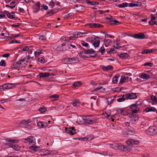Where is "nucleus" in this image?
Returning <instances> with one entry per match:
<instances>
[{"label":"nucleus","instance_id":"f257e3e1","mask_svg":"<svg viewBox=\"0 0 157 157\" xmlns=\"http://www.w3.org/2000/svg\"><path fill=\"white\" fill-rule=\"evenodd\" d=\"M84 122L89 124H93L96 121V118L92 116H87L83 119Z\"/></svg>","mask_w":157,"mask_h":157},{"label":"nucleus","instance_id":"f03ea898","mask_svg":"<svg viewBox=\"0 0 157 157\" xmlns=\"http://www.w3.org/2000/svg\"><path fill=\"white\" fill-rule=\"evenodd\" d=\"M17 85V83L5 84L0 86V90L12 89L13 87H15Z\"/></svg>","mask_w":157,"mask_h":157},{"label":"nucleus","instance_id":"7ed1b4c3","mask_svg":"<svg viewBox=\"0 0 157 157\" xmlns=\"http://www.w3.org/2000/svg\"><path fill=\"white\" fill-rule=\"evenodd\" d=\"M112 147L114 149H120L123 151H126L128 150L127 147L123 145H119L117 144H114L112 145Z\"/></svg>","mask_w":157,"mask_h":157},{"label":"nucleus","instance_id":"20e7f679","mask_svg":"<svg viewBox=\"0 0 157 157\" xmlns=\"http://www.w3.org/2000/svg\"><path fill=\"white\" fill-rule=\"evenodd\" d=\"M6 141L7 142V143L5 144V145L7 147H12L13 146V144L16 143L18 142V140H17L14 139H6Z\"/></svg>","mask_w":157,"mask_h":157},{"label":"nucleus","instance_id":"39448f33","mask_svg":"<svg viewBox=\"0 0 157 157\" xmlns=\"http://www.w3.org/2000/svg\"><path fill=\"white\" fill-rule=\"evenodd\" d=\"M66 131L67 133L73 135L76 133V129L74 127L65 128Z\"/></svg>","mask_w":157,"mask_h":157},{"label":"nucleus","instance_id":"423d86ee","mask_svg":"<svg viewBox=\"0 0 157 157\" xmlns=\"http://www.w3.org/2000/svg\"><path fill=\"white\" fill-rule=\"evenodd\" d=\"M129 108L131 109L132 113H136L139 110V108L138 107L137 105L132 104L129 106Z\"/></svg>","mask_w":157,"mask_h":157},{"label":"nucleus","instance_id":"0eeeda50","mask_svg":"<svg viewBox=\"0 0 157 157\" xmlns=\"http://www.w3.org/2000/svg\"><path fill=\"white\" fill-rule=\"evenodd\" d=\"M74 8L78 12H83L85 9V7L83 5H76Z\"/></svg>","mask_w":157,"mask_h":157},{"label":"nucleus","instance_id":"6e6552de","mask_svg":"<svg viewBox=\"0 0 157 157\" xmlns=\"http://www.w3.org/2000/svg\"><path fill=\"white\" fill-rule=\"evenodd\" d=\"M24 61V59H21L15 63L13 65L14 68L16 69L18 68L22 67L24 66V65L21 63V62H23Z\"/></svg>","mask_w":157,"mask_h":157},{"label":"nucleus","instance_id":"1a4fd4ad","mask_svg":"<svg viewBox=\"0 0 157 157\" xmlns=\"http://www.w3.org/2000/svg\"><path fill=\"white\" fill-rule=\"evenodd\" d=\"M129 117L130 121L133 124L136 123L138 120V118L136 114H131Z\"/></svg>","mask_w":157,"mask_h":157},{"label":"nucleus","instance_id":"9d476101","mask_svg":"<svg viewBox=\"0 0 157 157\" xmlns=\"http://www.w3.org/2000/svg\"><path fill=\"white\" fill-rule=\"evenodd\" d=\"M139 141L138 140L134 139H130L127 141V143L128 145L132 144H139Z\"/></svg>","mask_w":157,"mask_h":157},{"label":"nucleus","instance_id":"9b49d317","mask_svg":"<svg viewBox=\"0 0 157 157\" xmlns=\"http://www.w3.org/2000/svg\"><path fill=\"white\" fill-rule=\"evenodd\" d=\"M33 136H30L28 137L26 139H24L25 143L29 142V145H31L33 142V140L34 139Z\"/></svg>","mask_w":157,"mask_h":157},{"label":"nucleus","instance_id":"f8f14e48","mask_svg":"<svg viewBox=\"0 0 157 157\" xmlns=\"http://www.w3.org/2000/svg\"><path fill=\"white\" fill-rule=\"evenodd\" d=\"M126 99H132L136 98V94L130 93L128 94L124 95Z\"/></svg>","mask_w":157,"mask_h":157},{"label":"nucleus","instance_id":"ddd939ff","mask_svg":"<svg viewBox=\"0 0 157 157\" xmlns=\"http://www.w3.org/2000/svg\"><path fill=\"white\" fill-rule=\"evenodd\" d=\"M117 112L119 114L123 116H127L128 114L127 110L124 109H118L117 110Z\"/></svg>","mask_w":157,"mask_h":157},{"label":"nucleus","instance_id":"4468645a","mask_svg":"<svg viewBox=\"0 0 157 157\" xmlns=\"http://www.w3.org/2000/svg\"><path fill=\"white\" fill-rule=\"evenodd\" d=\"M87 25L91 28H101L103 26L98 23H89Z\"/></svg>","mask_w":157,"mask_h":157},{"label":"nucleus","instance_id":"2eb2a0df","mask_svg":"<svg viewBox=\"0 0 157 157\" xmlns=\"http://www.w3.org/2000/svg\"><path fill=\"white\" fill-rule=\"evenodd\" d=\"M145 35L142 33L136 34L134 35L133 37L137 39H143L145 38Z\"/></svg>","mask_w":157,"mask_h":157},{"label":"nucleus","instance_id":"dca6fc26","mask_svg":"<svg viewBox=\"0 0 157 157\" xmlns=\"http://www.w3.org/2000/svg\"><path fill=\"white\" fill-rule=\"evenodd\" d=\"M102 68L104 71H107L109 70H113V67L111 65H108L106 67L103 66H102Z\"/></svg>","mask_w":157,"mask_h":157},{"label":"nucleus","instance_id":"f3484780","mask_svg":"<svg viewBox=\"0 0 157 157\" xmlns=\"http://www.w3.org/2000/svg\"><path fill=\"white\" fill-rule=\"evenodd\" d=\"M37 124L38 126L41 128L47 127L48 125L47 123L43 121H40L37 123Z\"/></svg>","mask_w":157,"mask_h":157},{"label":"nucleus","instance_id":"a211bd4d","mask_svg":"<svg viewBox=\"0 0 157 157\" xmlns=\"http://www.w3.org/2000/svg\"><path fill=\"white\" fill-rule=\"evenodd\" d=\"M69 63H75L78 61V58L76 57H75L71 58H69Z\"/></svg>","mask_w":157,"mask_h":157},{"label":"nucleus","instance_id":"6ab92c4d","mask_svg":"<svg viewBox=\"0 0 157 157\" xmlns=\"http://www.w3.org/2000/svg\"><path fill=\"white\" fill-rule=\"evenodd\" d=\"M71 104L74 106L77 107L80 105V102L78 100H73Z\"/></svg>","mask_w":157,"mask_h":157},{"label":"nucleus","instance_id":"aec40b11","mask_svg":"<svg viewBox=\"0 0 157 157\" xmlns=\"http://www.w3.org/2000/svg\"><path fill=\"white\" fill-rule=\"evenodd\" d=\"M34 7H37V10H34L33 11V12L34 13H36L38 11H39L40 10V2H36V4L34 6Z\"/></svg>","mask_w":157,"mask_h":157},{"label":"nucleus","instance_id":"412c9836","mask_svg":"<svg viewBox=\"0 0 157 157\" xmlns=\"http://www.w3.org/2000/svg\"><path fill=\"white\" fill-rule=\"evenodd\" d=\"M140 77L141 78L146 79H149L150 78L149 75L146 74H141Z\"/></svg>","mask_w":157,"mask_h":157},{"label":"nucleus","instance_id":"4be33fe9","mask_svg":"<svg viewBox=\"0 0 157 157\" xmlns=\"http://www.w3.org/2000/svg\"><path fill=\"white\" fill-rule=\"evenodd\" d=\"M82 84V83L80 81L76 82L72 85V87L73 88L80 86Z\"/></svg>","mask_w":157,"mask_h":157},{"label":"nucleus","instance_id":"5701e85b","mask_svg":"<svg viewBox=\"0 0 157 157\" xmlns=\"http://www.w3.org/2000/svg\"><path fill=\"white\" fill-rule=\"evenodd\" d=\"M120 75L119 74H116L112 79V82L114 84H116L117 82L118 78L119 77Z\"/></svg>","mask_w":157,"mask_h":157},{"label":"nucleus","instance_id":"b1692460","mask_svg":"<svg viewBox=\"0 0 157 157\" xmlns=\"http://www.w3.org/2000/svg\"><path fill=\"white\" fill-rule=\"evenodd\" d=\"M50 75V74L48 72L41 73L39 74V76L40 78L48 77Z\"/></svg>","mask_w":157,"mask_h":157},{"label":"nucleus","instance_id":"393cba45","mask_svg":"<svg viewBox=\"0 0 157 157\" xmlns=\"http://www.w3.org/2000/svg\"><path fill=\"white\" fill-rule=\"evenodd\" d=\"M156 110V109L153 107H147L146 109V111L147 112H155Z\"/></svg>","mask_w":157,"mask_h":157},{"label":"nucleus","instance_id":"a878e982","mask_svg":"<svg viewBox=\"0 0 157 157\" xmlns=\"http://www.w3.org/2000/svg\"><path fill=\"white\" fill-rule=\"evenodd\" d=\"M96 36L94 35H91V36L87 38V40L89 42H92L95 40V37Z\"/></svg>","mask_w":157,"mask_h":157},{"label":"nucleus","instance_id":"bb28decb","mask_svg":"<svg viewBox=\"0 0 157 157\" xmlns=\"http://www.w3.org/2000/svg\"><path fill=\"white\" fill-rule=\"evenodd\" d=\"M6 12L7 13V16L8 18L12 19L15 17V14L13 12H12L11 13H9L8 12Z\"/></svg>","mask_w":157,"mask_h":157},{"label":"nucleus","instance_id":"cd10ccee","mask_svg":"<svg viewBox=\"0 0 157 157\" xmlns=\"http://www.w3.org/2000/svg\"><path fill=\"white\" fill-rule=\"evenodd\" d=\"M119 56L122 59H126L128 56V55L127 53H123L120 54Z\"/></svg>","mask_w":157,"mask_h":157},{"label":"nucleus","instance_id":"c85d7f7f","mask_svg":"<svg viewBox=\"0 0 157 157\" xmlns=\"http://www.w3.org/2000/svg\"><path fill=\"white\" fill-rule=\"evenodd\" d=\"M85 51L87 54H93L95 52V51L92 48L86 49Z\"/></svg>","mask_w":157,"mask_h":157},{"label":"nucleus","instance_id":"c756f323","mask_svg":"<svg viewBox=\"0 0 157 157\" xmlns=\"http://www.w3.org/2000/svg\"><path fill=\"white\" fill-rule=\"evenodd\" d=\"M31 122V121L30 120H24L22 121L21 122V124H22L23 125H27L29 123Z\"/></svg>","mask_w":157,"mask_h":157},{"label":"nucleus","instance_id":"7c9ffc66","mask_svg":"<svg viewBox=\"0 0 157 157\" xmlns=\"http://www.w3.org/2000/svg\"><path fill=\"white\" fill-rule=\"evenodd\" d=\"M124 136H126L127 135H131L132 133L131 132H129L128 130L124 129V130L122 132Z\"/></svg>","mask_w":157,"mask_h":157},{"label":"nucleus","instance_id":"2f4dec72","mask_svg":"<svg viewBox=\"0 0 157 157\" xmlns=\"http://www.w3.org/2000/svg\"><path fill=\"white\" fill-rule=\"evenodd\" d=\"M128 6V3L127 2H125L118 5L117 6L119 8H124L127 7Z\"/></svg>","mask_w":157,"mask_h":157},{"label":"nucleus","instance_id":"473e14b6","mask_svg":"<svg viewBox=\"0 0 157 157\" xmlns=\"http://www.w3.org/2000/svg\"><path fill=\"white\" fill-rule=\"evenodd\" d=\"M124 95V94L121 97L118 98L117 99V101L118 102H122L124 101L126 98H125Z\"/></svg>","mask_w":157,"mask_h":157},{"label":"nucleus","instance_id":"72a5a7b5","mask_svg":"<svg viewBox=\"0 0 157 157\" xmlns=\"http://www.w3.org/2000/svg\"><path fill=\"white\" fill-rule=\"evenodd\" d=\"M152 52V50L151 49H145L142 52V53L143 54H145L150 53Z\"/></svg>","mask_w":157,"mask_h":157},{"label":"nucleus","instance_id":"f704fd0d","mask_svg":"<svg viewBox=\"0 0 157 157\" xmlns=\"http://www.w3.org/2000/svg\"><path fill=\"white\" fill-rule=\"evenodd\" d=\"M13 146H12V147L16 151H19L21 149V147H20L18 146L17 144L14 145L13 144Z\"/></svg>","mask_w":157,"mask_h":157},{"label":"nucleus","instance_id":"c9c22d12","mask_svg":"<svg viewBox=\"0 0 157 157\" xmlns=\"http://www.w3.org/2000/svg\"><path fill=\"white\" fill-rule=\"evenodd\" d=\"M82 44L84 47H85L87 48H89V46L88 44L85 42L84 41L82 40L81 41Z\"/></svg>","mask_w":157,"mask_h":157},{"label":"nucleus","instance_id":"e433bc0d","mask_svg":"<svg viewBox=\"0 0 157 157\" xmlns=\"http://www.w3.org/2000/svg\"><path fill=\"white\" fill-rule=\"evenodd\" d=\"M100 41L99 40L94 41L93 43V45L95 48L98 47L99 45Z\"/></svg>","mask_w":157,"mask_h":157},{"label":"nucleus","instance_id":"4c0bfd02","mask_svg":"<svg viewBox=\"0 0 157 157\" xmlns=\"http://www.w3.org/2000/svg\"><path fill=\"white\" fill-rule=\"evenodd\" d=\"M38 110L40 112V113H42L44 112H46L47 109L45 107H42L39 108Z\"/></svg>","mask_w":157,"mask_h":157},{"label":"nucleus","instance_id":"58836bf2","mask_svg":"<svg viewBox=\"0 0 157 157\" xmlns=\"http://www.w3.org/2000/svg\"><path fill=\"white\" fill-rule=\"evenodd\" d=\"M42 53L41 51L40 50H37L35 52L34 55L35 56L38 57Z\"/></svg>","mask_w":157,"mask_h":157},{"label":"nucleus","instance_id":"ea45409f","mask_svg":"<svg viewBox=\"0 0 157 157\" xmlns=\"http://www.w3.org/2000/svg\"><path fill=\"white\" fill-rule=\"evenodd\" d=\"M40 148V147L37 146H32L31 147V149L33 150L34 151H36L38 150Z\"/></svg>","mask_w":157,"mask_h":157},{"label":"nucleus","instance_id":"a19ab883","mask_svg":"<svg viewBox=\"0 0 157 157\" xmlns=\"http://www.w3.org/2000/svg\"><path fill=\"white\" fill-rule=\"evenodd\" d=\"M85 51H82L80 52L79 53V55L82 57H84L86 56V54Z\"/></svg>","mask_w":157,"mask_h":157},{"label":"nucleus","instance_id":"79ce46f5","mask_svg":"<svg viewBox=\"0 0 157 157\" xmlns=\"http://www.w3.org/2000/svg\"><path fill=\"white\" fill-rule=\"evenodd\" d=\"M105 51V48L103 46H102L101 47L99 50V51L101 52V54L102 55H103Z\"/></svg>","mask_w":157,"mask_h":157},{"label":"nucleus","instance_id":"37998d69","mask_svg":"<svg viewBox=\"0 0 157 157\" xmlns=\"http://www.w3.org/2000/svg\"><path fill=\"white\" fill-rule=\"evenodd\" d=\"M37 59L38 61L40 62V63H44L45 62V59L43 58L42 57H40L38 58Z\"/></svg>","mask_w":157,"mask_h":157},{"label":"nucleus","instance_id":"c03bdc74","mask_svg":"<svg viewBox=\"0 0 157 157\" xmlns=\"http://www.w3.org/2000/svg\"><path fill=\"white\" fill-rule=\"evenodd\" d=\"M128 131H129V132L132 133V135H133V134L134 133L135 130L133 128L131 127H130L128 128Z\"/></svg>","mask_w":157,"mask_h":157},{"label":"nucleus","instance_id":"a18cd8bd","mask_svg":"<svg viewBox=\"0 0 157 157\" xmlns=\"http://www.w3.org/2000/svg\"><path fill=\"white\" fill-rule=\"evenodd\" d=\"M69 58H64L62 60V62L64 63L69 64Z\"/></svg>","mask_w":157,"mask_h":157},{"label":"nucleus","instance_id":"49530a36","mask_svg":"<svg viewBox=\"0 0 157 157\" xmlns=\"http://www.w3.org/2000/svg\"><path fill=\"white\" fill-rule=\"evenodd\" d=\"M126 80V77L124 76L121 75L120 82L121 83L124 82Z\"/></svg>","mask_w":157,"mask_h":157},{"label":"nucleus","instance_id":"de8ad7c7","mask_svg":"<svg viewBox=\"0 0 157 157\" xmlns=\"http://www.w3.org/2000/svg\"><path fill=\"white\" fill-rule=\"evenodd\" d=\"M41 6L42 7L41 10L42 11H43L44 10H47L48 8V6L44 4H42Z\"/></svg>","mask_w":157,"mask_h":157},{"label":"nucleus","instance_id":"09e8293b","mask_svg":"<svg viewBox=\"0 0 157 157\" xmlns=\"http://www.w3.org/2000/svg\"><path fill=\"white\" fill-rule=\"evenodd\" d=\"M149 23L151 25H157V21L155 20L151 21H150L149 22Z\"/></svg>","mask_w":157,"mask_h":157},{"label":"nucleus","instance_id":"8fccbe9b","mask_svg":"<svg viewBox=\"0 0 157 157\" xmlns=\"http://www.w3.org/2000/svg\"><path fill=\"white\" fill-rule=\"evenodd\" d=\"M81 33H80V32L78 33H75L73 34L74 37H75V38H76L81 37L82 36L81 35Z\"/></svg>","mask_w":157,"mask_h":157},{"label":"nucleus","instance_id":"3c124183","mask_svg":"<svg viewBox=\"0 0 157 157\" xmlns=\"http://www.w3.org/2000/svg\"><path fill=\"white\" fill-rule=\"evenodd\" d=\"M65 38V40H75V37H74V35H73V36H71L69 37H66V38Z\"/></svg>","mask_w":157,"mask_h":157},{"label":"nucleus","instance_id":"603ef678","mask_svg":"<svg viewBox=\"0 0 157 157\" xmlns=\"http://www.w3.org/2000/svg\"><path fill=\"white\" fill-rule=\"evenodd\" d=\"M151 99L154 102L157 101V97L154 95H152L151 97Z\"/></svg>","mask_w":157,"mask_h":157},{"label":"nucleus","instance_id":"864d4df0","mask_svg":"<svg viewBox=\"0 0 157 157\" xmlns=\"http://www.w3.org/2000/svg\"><path fill=\"white\" fill-rule=\"evenodd\" d=\"M0 65L5 67L6 66V63L4 60L2 59L0 62Z\"/></svg>","mask_w":157,"mask_h":157},{"label":"nucleus","instance_id":"5fc2aeb1","mask_svg":"<svg viewBox=\"0 0 157 157\" xmlns=\"http://www.w3.org/2000/svg\"><path fill=\"white\" fill-rule=\"evenodd\" d=\"M128 6L129 7H136L138 6V5L137 4L131 3L129 4Z\"/></svg>","mask_w":157,"mask_h":157},{"label":"nucleus","instance_id":"6e6d98bb","mask_svg":"<svg viewBox=\"0 0 157 157\" xmlns=\"http://www.w3.org/2000/svg\"><path fill=\"white\" fill-rule=\"evenodd\" d=\"M103 88L102 86H98L95 89H94V90L92 91V92H94V91H97L98 90H99Z\"/></svg>","mask_w":157,"mask_h":157},{"label":"nucleus","instance_id":"4d7b16f0","mask_svg":"<svg viewBox=\"0 0 157 157\" xmlns=\"http://www.w3.org/2000/svg\"><path fill=\"white\" fill-rule=\"evenodd\" d=\"M39 39L41 40H46V37L43 35H40Z\"/></svg>","mask_w":157,"mask_h":157},{"label":"nucleus","instance_id":"13d9d810","mask_svg":"<svg viewBox=\"0 0 157 157\" xmlns=\"http://www.w3.org/2000/svg\"><path fill=\"white\" fill-rule=\"evenodd\" d=\"M153 65V64L151 63L147 62L144 64V66H148L150 67H152Z\"/></svg>","mask_w":157,"mask_h":157},{"label":"nucleus","instance_id":"bf43d9fd","mask_svg":"<svg viewBox=\"0 0 157 157\" xmlns=\"http://www.w3.org/2000/svg\"><path fill=\"white\" fill-rule=\"evenodd\" d=\"M21 24L17 23V25L13 24L11 25L12 27L14 28L18 27Z\"/></svg>","mask_w":157,"mask_h":157},{"label":"nucleus","instance_id":"052dcab7","mask_svg":"<svg viewBox=\"0 0 157 157\" xmlns=\"http://www.w3.org/2000/svg\"><path fill=\"white\" fill-rule=\"evenodd\" d=\"M20 43V42L19 41L16 40H11L10 41V44H12V43Z\"/></svg>","mask_w":157,"mask_h":157},{"label":"nucleus","instance_id":"680f3d73","mask_svg":"<svg viewBox=\"0 0 157 157\" xmlns=\"http://www.w3.org/2000/svg\"><path fill=\"white\" fill-rule=\"evenodd\" d=\"M54 13L53 10H51L50 11L47 12V14L50 16H52Z\"/></svg>","mask_w":157,"mask_h":157},{"label":"nucleus","instance_id":"e2e57ef3","mask_svg":"<svg viewBox=\"0 0 157 157\" xmlns=\"http://www.w3.org/2000/svg\"><path fill=\"white\" fill-rule=\"evenodd\" d=\"M105 37H110L111 38H113L114 36L113 35H110L108 34H106L105 35Z\"/></svg>","mask_w":157,"mask_h":157},{"label":"nucleus","instance_id":"0e129e2a","mask_svg":"<svg viewBox=\"0 0 157 157\" xmlns=\"http://www.w3.org/2000/svg\"><path fill=\"white\" fill-rule=\"evenodd\" d=\"M5 16V14L2 11H0V17H4Z\"/></svg>","mask_w":157,"mask_h":157},{"label":"nucleus","instance_id":"69168bd1","mask_svg":"<svg viewBox=\"0 0 157 157\" xmlns=\"http://www.w3.org/2000/svg\"><path fill=\"white\" fill-rule=\"evenodd\" d=\"M86 2L87 4H89L90 5H93V4H93L94 3V2H90L89 0L86 1Z\"/></svg>","mask_w":157,"mask_h":157},{"label":"nucleus","instance_id":"338daca9","mask_svg":"<svg viewBox=\"0 0 157 157\" xmlns=\"http://www.w3.org/2000/svg\"><path fill=\"white\" fill-rule=\"evenodd\" d=\"M29 50V48L27 46H25L23 48V50L24 51H27Z\"/></svg>","mask_w":157,"mask_h":157},{"label":"nucleus","instance_id":"774afa93","mask_svg":"<svg viewBox=\"0 0 157 157\" xmlns=\"http://www.w3.org/2000/svg\"><path fill=\"white\" fill-rule=\"evenodd\" d=\"M59 97V96L58 95H53L51 96V98H54L55 99Z\"/></svg>","mask_w":157,"mask_h":157}]
</instances>
